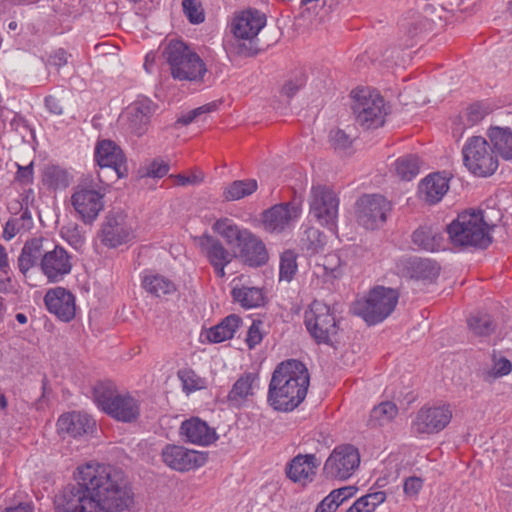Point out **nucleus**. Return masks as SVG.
<instances>
[{"mask_svg":"<svg viewBox=\"0 0 512 512\" xmlns=\"http://www.w3.org/2000/svg\"><path fill=\"white\" fill-rule=\"evenodd\" d=\"M75 481L54 496L55 512H123L133 503L123 472L111 465L79 466Z\"/></svg>","mask_w":512,"mask_h":512,"instance_id":"nucleus-1","label":"nucleus"},{"mask_svg":"<svg viewBox=\"0 0 512 512\" xmlns=\"http://www.w3.org/2000/svg\"><path fill=\"white\" fill-rule=\"evenodd\" d=\"M310 375L306 366L295 359L278 364L269 383L267 401L277 411L288 412L306 397Z\"/></svg>","mask_w":512,"mask_h":512,"instance_id":"nucleus-2","label":"nucleus"},{"mask_svg":"<svg viewBox=\"0 0 512 512\" xmlns=\"http://www.w3.org/2000/svg\"><path fill=\"white\" fill-rule=\"evenodd\" d=\"M493 227L485 221L482 211L468 210L459 213L446 229L454 247L485 250L493 241Z\"/></svg>","mask_w":512,"mask_h":512,"instance_id":"nucleus-3","label":"nucleus"},{"mask_svg":"<svg viewBox=\"0 0 512 512\" xmlns=\"http://www.w3.org/2000/svg\"><path fill=\"white\" fill-rule=\"evenodd\" d=\"M99 409L116 421L132 423L140 416V400L126 391H120L112 382H100L93 389Z\"/></svg>","mask_w":512,"mask_h":512,"instance_id":"nucleus-4","label":"nucleus"},{"mask_svg":"<svg viewBox=\"0 0 512 512\" xmlns=\"http://www.w3.org/2000/svg\"><path fill=\"white\" fill-rule=\"evenodd\" d=\"M163 56L174 79L202 81L207 72L206 64L201 57L183 41H170Z\"/></svg>","mask_w":512,"mask_h":512,"instance_id":"nucleus-5","label":"nucleus"},{"mask_svg":"<svg viewBox=\"0 0 512 512\" xmlns=\"http://www.w3.org/2000/svg\"><path fill=\"white\" fill-rule=\"evenodd\" d=\"M105 193L106 188L100 173L96 179L87 177L76 186L71 196V204L85 224H92L103 210Z\"/></svg>","mask_w":512,"mask_h":512,"instance_id":"nucleus-6","label":"nucleus"},{"mask_svg":"<svg viewBox=\"0 0 512 512\" xmlns=\"http://www.w3.org/2000/svg\"><path fill=\"white\" fill-rule=\"evenodd\" d=\"M399 300V293L392 288L376 286L368 295L357 300L353 305L356 315L363 318L368 325H375L384 321L395 310Z\"/></svg>","mask_w":512,"mask_h":512,"instance_id":"nucleus-7","label":"nucleus"},{"mask_svg":"<svg viewBox=\"0 0 512 512\" xmlns=\"http://www.w3.org/2000/svg\"><path fill=\"white\" fill-rule=\"evenodd\" d=\"M352 111L356 123L364 129H376L385 122L387 109L384 98L367 87L356 88L351 92Z\"/></svg>","mask_w":512,"mask_h":512,"instance_id":"nucleus-8","label":"nucleus"},{"mask_svg":"<svg viewBox=\"0 0 512 512\" xmlns=\"http://www.w3.org/2000/svg\"><path fill=\"white\" fill-rule=\"evenodd\" d=\"M465 167L474 175L487 177L498 168V159L487 140L473 136L467 140L462 149Z\"/></svg>","mask_w":512,"mask_h":512,"instance_id":"nucleus-9","label":"nucleus"},{"mask_svg":"<svg viewBox=\"0 0 512 512\" xmlns=\"http://www.w3.org/2000/svg\"><path fill=\"white\" fill-rule=\"evenodd\" d=\"M304 323L307 331L318 344H330L339 331L331 308L318 300H314L305 311Z\"/></svg>","mask_w":512,"mask_h":512,"instance_id":"nucleus-10","label":"nucleus"},{"mask_svg":"<svg viewBox=\"0 0 512 512\" xmlns=\"http://www.w3.org/2000/svg\"><path fill=\"white\" fill-rule=\"evenodd\" d=\"M360 464V454L356 447L350 444L334 448L324 463L323 475L327 479L346 480L350 478Z\"/></svg>","mask_w":512,"mask_h":512,"instance_id":"nucleus-11","label":"nucleus"},{"mask_svg":"<svg viewBox=\"0 0 512 512\" xmlns=\"http://www.w3.org/2000/svg\"><path fill=\"white\" fill-rule=\"evenodd\" d=\"M391 210L390 202L382 195H363L356 203V217L360 225L374 230L381 226Z\"/></svg>","mask_w":512,"mask_h":512,"instance_id":"nucleus-12","label":"nucleus"},{"mask_svg":"<svg viewBox=\"0 0 512 512\" xmlns=\"http://www.w3.org/2000/svg\"><path fill=\"white\" fill-rule=\"evenodd\" d=\"M339 199L327 186L317 185L311 189L310 214L321 225H334L338 217Z\"/></svg>","mask_w":512,"mask_h":512,"instance_id":"nucleus-13","label":"nucleus"},{"mask_svg":"<svg viewBox=\"0 0 512 512\" xmlns=\"http://www.w3.org/2000/svg\"><path fill=\"white\" fill-rule=\"evenodd\" d=\"M452 419L450 405L422 407L416 414L412 428L418 434H433L442 431Z\"/></svg>","mask_w":512,"mask_h":512,"instance_id":"nucleus-14","label":"nucleus"},{"mask_svg":"<svg viewBox=\"0 0 512 512\" xmlns=\"http://www.w3.org/2000/svg\"><path fill=\"white\" fill-rule=\"evenodd\" d=\"M101 242L110 248L126 244L134 237V230L122 212H110L101 228Z\"/></svg>","mask_w":512,"mask_h":512,"instance_id":"nucleus-15","label":"nucleus"},{"mask_svg":"<svg viewBox=\"0 0 512 512\" xmlns=\"http://www.w3.org/2000/svg\"><path fill=\"white\" fill-rule=\"evenodd\" d=\"M94 158L101 169H112L116 179L128 176L126 156L120 146L114 141L109 139L98 141L94 151Z\"/></svg>","mask_w":512,"mask_h":512,"instance_id":"nucleus-16","label":"nucleus"},{"mask_svg":"<svg viewBox=\"0 0 512 512\" xmlns=\"http://www.w3.org/2000/svg\"><path fill=\"white\" fill-rule=\"evenodd\" d=\"M161 455L168 467L180 472L199 468L207 461L206 453L189 450L178 445H167Z\"/></svg>","mask_w":512,"mask_h":512,"instance_id":"nucleus-17","label":"nucleus"},{"mask_svg":"<svg viewBox=\"0 0 512 512\" xmlns=\"http://www.w3.org/2000/svg\"><path fill=\"white\" fill-rule=\"evenodd\" d=\"M40 269L49 282H59L71 272V256L63 247L53 244L47 254H44Z\"/></svg>","mask_w":512,"mask_h":512,"instance_id":"nucleus-18","label":"nucleus"},{"mask_svg":"<svg viewBox=\"0 0 512 512\" xmlns=\"http://www.w3.org/2000/svg\"><path fill=\"white\" fill-rule=\"evenodd\" d=\"M158 105L149 98H141L132 102L126 109L129 130L137 137L143 136L149 128L151 118Z\"/></svg>","mask_w":512,"mask_h":512,"instance_id":"nucleus-19","label":"nucleus"},{"mask_svg":"<svg viewBox=\"0 0 512 512\" xmlns=\"http://www.w3.org/2000/svg\"><path fill=\"white\" fill-rule=\"evenodd\" d=\"M265 25V14L249 8L235 16L232 22V32L236 38L252 40Z\"/></svg>","mask_w":512,"mask_h":512,"instance_id":"nucleus-20","label":"nucleus"},{"mask_svg":"<svg viewBox=\"0 0 512 512\" xmlns=\"http://www.w3.org/2000/svg\"><path fill=\"white\" fill-rule=\"evenodd\" d=\"M44 302L48 311L62 321L69 322L75 317V297L63 287L49 290Z\"/></svg>","mask_w":512,"mask_h":512,"instance_id":"nucleus-21","label":"nucleus"},{"mask_svg":"<svg viewBox=\"0 0 512 512\" xmlns=\"http://www.w3.org/2000/svg\"><path fill=\"white\" fill-rule=\"evenodd\" d=\"M53 243L44 237H34L27 240L18 257L19 270L25 275L31 268L39 266L43 262L44 254H47Z\"/></svg>","mask_w":512,"mask_h":512,"instance_id":"nucleus-22","label":"nucleus"},{"mask_svg":"<svg viewBox=\"0 0 512 512\" xmlns=\"http://www.w3.org/2000/svg\"><path fill=\"white\" fill-rule=\"evenodd\" d=\"M300 214L298 206L292 203L277 204L263 213V226L268 232H282Z\"/></svg>","mask_w":512,"mask_h":512,"instance_id":"nucleus-23","label":"nucleus"},{"mask_svg":"<svg viewBox=\"0 0 512 512\" xmlns=\"http://www.w3.org/2000/svg\"><path fill=\"white\" fill-rule=\"evenodd\" d=\"M320 462L314 454H298L286 467L287 477L295 482L306 485L313 481Z\"/></svg>","mask_w":512,"mask_h":512,"instance_id":"nucleus-24","label":"nucleus"},{"mask_svg":"<svg viewBox=\"0 0 512 512\" xmlns=\"http://www.w3.org/2000/svg\"><path fill=\"white\" fill-rule=\"evenodd\" d=\"M180 434L185 437L186 442L199 446H208L218 438L216 431L197 417L182 422Z\"/></svg>","mask_w":512,"mask_h":512,"instance_id":"nucleus-25","label":"nucleus"},{"mask_svg":"<svg viewBox=\"0 0 512 512\" xmlns=\"http://www.w3.org/2000/svg\"><path fill=\"white\" fill-rule=\"evenodd\" d=\"M95 425V421L89 415L81 412L65 413L57 421L58 432L71 437L91 433Z\"/></svg>","mask_w":512,"mask_h":512,"instance_id":"nucleus-26","label":"nucleus"},{"mask_svg":"<svg viewBox=\"0 0 512 512\" xmlns=\"http://www.w3.org/2000/svg\"><path fill=\"white\" fill-rule=\"evenodd\" d=\"M238 248V256L245 264L251 267L262 266L268 261V252L265 244L259 237L252 234L250 231Z\"/></svg>","mask_w":512,"mask_h":512,"instance_id":"nucleus-27","label":"nucleus"},{"mask_svg":"<svg viewBox=\"0 0 512 512\" xmlns=\"http://www.w3.org/2000/svg\"><path fill=\"white\" fill-rule=\"evenodd\" d=\"M449 179L441 173L426 176L419 184V196L428 204L438 203L449 189Z\"/></svg>","mask_w":512,"mask_h":512,"instance_id":"nucleus-28","label":"nucleus"},{"mask_svg":"<svg viewBox=\"0 0 512 512\" xmlns=\"http://www.w3.org/2000/svg\"><path fill=\"white\" fill-rule=\"evenodd\" d=\"M405 272L412 279L432 282L439 276L440 266L432 259L414 257L406 261Z\"/></svg>","mask_w":512,"mask_h":512,"instance_id":"nucleus-29","label":"nucleus"},{"mask_svg":"<svg viewBox=\"0 0 512 512\" xmlns=\"http://www.w3.org/2000/svg\"><path fill=\"white\" fill-rule=\"evenodd\" d=\"M199 245L211 265L219 262L229 264L236 256V254H231L218 239L210 235L199 237Z\"/></svg>","mask_w":512,"mask_h":512,"instance_id":"nucleus-30","label":"nucleus"},{"mask_svg":"<svg viewBox=\"0 0 512 512\" xmlns=\"http://www.w3.org/2000/svg\"><path fill=\"white\" fill-rule=\"evenodd\" d=\"M257 376L253 373H244L233 384L227 395L228 402L235 407H240L249 396L253 395V384Z\"/></svg>","mask_w":512,"mask_h":512,"instance_id":"nucleus-31","label":"nucleus"},{"mask_svg":"<svg viewBox=\"0 0 512 512\" xmlns=\"http://www.w3.org/2000/svg\"><path fill=\"white\" fill-rule=\"evenodd\" d=\"M488 137L495 150L503 159H512V130L510 128L491 127Z\"/></svg>","mask_w":512,"mask_h":512,"instance_id":"nucleus-32","label":"nucleus"},{"mask_svg":"<svg viewBox=\"0 0 512 512\" xmlns=\"http://www.w3.org/2000/svg\"><path fill=\"white\" fill-rule=\"evenodd\" d=\"M241 318L235 314H231L224 318L219 324L210 328L206 332L207 339L212 343H220L231 339L239 327Z\"/></svg>","mask_w":512,"mask_h":512,"instance_id":"nucleus-33","label":"nucleus"},{"mask_svg":"<svg viewBox=\"0 0 512 512\" xmlns=\"http://www.w3.org/2000/svg\"><path fill=\"white\" fill-rule=\"evenodd\" d=\"M441 233L432 226L423 225L412 234V242L425 251H435L441 246Z\"/></svg>","mask_w":512,"mask_h":512,"instance_id":"nucleus-34","label":"nucleus"},{"mask_svg":"<svg viewBox=\"0 0 512 512\" xmlns=\"http://www.w3.org/2000/svg\"><path fill=\"white\" fill-rule=\"evenodd\" d=\"M231 294L234 301L246 309L260 307L265 301L262 289L257 287H234Z\"/></svg>","mask_w":512,"mask_h":512,"instance_id":"nucleus-35","label":"nucleus"},{"mask_svg":"<svg viewBox=\"0 0 512 512\" xmlns=\"http://www.w3.org/2000/svg\"><path fill=\"white\" fill-rule=\"evenodd\" d=\"M213 229L226 240L227 244H236L237 247L249 233L247 229H240L228 218L217 220L213 225Z\"/></svg>","mask_w":512,"mask_h":512,"instance_id":"nucleus-36","label":"nucleus"},{"mask_svg":"<svg viewBox=\"0 0 512 512\" xmlns=\"http://www.w3.org/2000/svg\"><path fill=\"white\" fill-rule=\"evenodd\" d=\"M421 160L415 154H407L396 159L394 171L396 175L405 181H410L420 172Z\"/></svg>","mask_w":512,"mask_h":512,"instance_id":"nucleus-37","label":"nucleus"},{"mask_svg":"<svg viewBox=\"0 0 512 512\" xmlns=\"http://www.w3.org/2000/svg\"><path fill=\"white\" fill-rule=\"evenodd\" d=\"M397 414V406L393 402L385 401L372 409L368 423L371 427L383 426L390 423Z\"/></svg>","mask_w":512,"mask_h":512,"instance_id":"nucleus-38","label":"nucleus"},{"mask_svg":"<svg viewBox=\"0 0 512 512\" xmlns=\"http://www.w3.org/2000/svg\"><path fill=\"white\" fill-rule=\"evenodd\" d=\"M145 290L157 297L172 294L176 290L175 284L161 275H148L143 280Z\"/></svg>","mask_w":512,"mask_h":512,"instance_id":"nucleus-39","label":"nucleus"},{"mask_svg":"<svg viewBox=\"0 0 512 512\" xmlns=\"http://www.w3.org/2000/svg\"><path fill=\"white\" fill-rule=\"evenodd\" d=\"M300 245L301 249L305 251L307 255H315L323 250L325 236L319 229L309 227L304 231Z\"/></svg>","mask_w":512,"mask_h":512,"instance_id":"nucleus-40","label":"nucleus"},{"mask_svg":"<svg viewBox=\"0 0 512 512\" xmlns=\"http://www.w3.org/2000/svg\"><path fill=\"white\" fill-rule=\"evenodd\" d=\"M43 183L49 189H65L70 184L69 175L66 170L59 166H47L43 173Z\"/></svg>","mask_w":512,"mask_h":512,"instance_id":"nucleus-41","label":"nucleus"},{"mask_svg":"<svg viewBox=\"0 0 512 512\" xmlns=\"http://www.w3.org/2000/svg\"><path fill=\"white\" fill-rule=\"evenodd\" d=\"M257 187L255 179L236 180L225 189L224 198L228 201L239 200L254 193Z\"/></svg>","mask_w":512,"mask_h":512,"instance_id":"nucleus-42","label":"nucleus"},{"mask_svg":"<svg viewBox=\"0 0 512 512\" xmlns=\"http://www.w3.org/2000/svg\"><path fill=\"white\" fill-rule=\"evenodd\" d=\"M469 329L478 336L490 335L495 330V324L488 314L473 315L468 319Z\"/></svg>","mask_w":512,"mask_h":512,"instance_id":"nucleus-43","label":"nucleus"},{"mask_svg":"<svg viewBox=\"0 0 512 512\" xmlns=\"http://www.w3.org/2000/svg\"><path fill=\"white\" fill-rule=\"evenodd\" d=\"M296 259V254L291 250L284 251L281 254L279 271L280 280L290 282L293 279L297 271Z\"/></svg>","mask_w":512,"mask_h":512,"instance_id":"nucleus-44","label":"nucleus"},{"mask_svg":"<svg viewBox=\"0 0 512 512\" xmlns=\"http://www.w3.org/2000/svg\"><path fill=\"white\" fill-rule=\"evenodd\" d=\"M183 12L192 24H200L205 20L204 9L198 0H183Z\"/></svg>","mask_w":512,"mask_h":512,"instance_id":"nucleus-45","label":"nucleus"},{"mask_svg":"<svg viewBox=\"0 0 512 512\" xmlns=\"http://www.w3.org/2000/svg\"><path fill=\"white\" fill-rule=\"evenodd\" d=\"M178 377L187 393L203 388V380L192 369L179 370Z\"/></svg>","mask_w":512,"mask_h":512,"instance_id":"nucleus-46","label":"nucleus"},{"mask_svg":"<svg viewBox=\"0 0 512 512\" xmlns=\"http://www.w3.org/2000/svg\"><path fill=\"white\" fill-rule=\"evenodd\" d=\"M329 142L334 150L345 151L351 147L353 138L344 130L336 128L330 131Z\"/></svg>","mask_w":512,"mask_h":512,"instance_id":"nucleus-47","label":"nucleus"},{"mask_svg":"<svg viewBox=\"0 0 512 512\" xmlns=\"http://www.w3.org/2000/svg\"><path fill=\"white\" fill-rule=\"evenodd\" d=\"M511 369V362L505 358H501L494 362L493 368L491 370H483L482 375L484 380L490 381L491 379L509 374Z\"/></svg>","mask_w":512,"mask_h":512,"instance_id":"nucleus-48","label":"nucleus"},{"mask_svg":"<svg viewBox=\"0 0 512 512\" xmlns=\"http://www.w3.org/2000/svg\"><path fill=\"white\" fill-rule=\"evenodd\" d=\"M357 500L364 512H373L378 505L386 500V494L383 491H377L362 496Z\"/></svg>","mask_w":512,"mask_h":512,"instance_id":"nucleus-49","label":"nucleus"},{"mask_svg":"<svg viewBox=\"0 0 512 512\" xmlns=\"http://www.w3.org/2000/svg\"><path fill=\"white\" fill-rule=\"evenodd\" d=\"M169 172V165L162 159H154L143 170V177L161 178Z\"/></svg>","mask_w":512,"mask_h":512,"instance_id":"nucleus-50","label":"nucleus"},{"mask_svg":"<svg viewBox=\"0 0 512 512\" xmlns=\"http://www.w3.org/2000/svg\"><path fill=\"white\" fill-rule=\"evenodd\" d=\"M61 233L63 237L75 248L81 247L85 242V237L82 235L77 224L63 227Z\"/></svg>","mask_w":512,"mask_h":512,"instance_id":"nucleus-51","label":"nucleus"},{"mask_svg":"<svg viewBox=\"0 0 512 512\" xmlns=\"http://www.w3.org/2000/svg\"><path fill=\"white\" fill-rule=\"evenodd\" d=\"M263 325L260 320H253L251 326L247 332L246 343L250 349H253L256 345H258L262 339L263 334L261 332V326Z\"/></svg>","mask_w":512,"mask_h":512,"instance_id":"nucleus-52","label":"nucleus"},{"mask_svg":"<svg viewBox=\"0 0 512 512\" xmlns=\"http://www.w3.org/2000/svg\"><path fill=\"white\" fill-rule=\"evenodd\" d=\"M216 108L215 104H206L189 111L187 114L177 119L176 124L188 125L193 122L198 116L213 111Z\"/></svg>","mask_w":512,"mask_h":512,"instance_id":"nucleus-53","label":"nucleus"},{"mask_svg":"<svg viewBox=\"0 0 512 512\" xmlns=\"http://www.w3.org/2000/svg\"><path fill=\"white\" fill-rule=\"evenodd\" d=\"M486 110L479 104H473L467 109V121L469 124L474 125L480 122L486 115Z\"/></svg>","mask_w":512,"mask_h":512,"instance_id":"nucleus-54","label":"nucleus"},{"mask_svg":"<svg viewBox=\"0 0 512 512\" xmlns=\"http://www.w3.org/2000/svg\"><path fill=\"white\" fill-rule=\"evenodd\" d=\"M335 495H327L316 507L314 512H335L339 507V502L335 500Z\"/></svg>","mask_w":512,"mask_h":512,"instance_id":"nucleus-55","label":"nucleus"},{"mask_svg":"<svg viewBox=\"0 0 512 512\" xmlns=\"http://www.w3.org/2000/svg\"><path fill=\"white\" fill-rule=\"evenodd\" d=\"M423 481L419 477H409L404 482V492L406 495L415 496L421 490Z\"/></svg>","mask_w":512,"mask_h":512,"instance_id":"nucleus-56","label":"nucleus"},{"mask_svg":"<svg viewBox=\"0 0 512 512\" xmlns=\"http://www.w3.org/2000/svg\"><path fill=\"white\" fill-rule=\"evenodd\" d=\"M16 179L22 184H29L33 181V164L27 166L18 165Z\"/></svg>","mask_w":512,"mask_h":512,"instance_id":"nucleus-57","label":"nucleus"},{"mask_svg":"<svg viewBox=\"0 0 512 512\" xmlns=\"http://www.w3.org/2000/svg\"><path fill=\"white\" fill-rule=\"evenodd\" d=\"M8 268H0V293L2 294H8L13 291V283L8 273Z\"/></svg>","mask_w":512,"mask_h":512,"instance_id":"nucleus-58","label":"nucleus"},{"mask_svg":"<svg viewBox=\"0 0 512 512\" xmlns=\"http://www.w3.org/2000/svg\"><path fill=\"white\" fill-rule=\"evenodd\" d=\"M175 179L177 181V184L181 185V186L197 185L203 181L204 176L202 173H199V174L193 173L189 176L178 174L175 176Z\"/></svg>","mask_w":512,"mask_h":512,"instance_id":"nucleus-59","label":"nucleus"},{"mask_svg":"<svg viewBox=\"0 0 512 512\" xmlns=\"http://www.w3.org/2000/svg\"><path fill=\"white\" fill-rule=\"evenodd\" d=\"M19 232V221L9 220L6 222L3 229V237L6 240H11Z\"/></svg>","mask_w":512,"mask_h":512,"instance_id":"nucleus-60","label":"nucleus"},{"mask_svg":"<svg viewBox=\"0 0 512 512\" xmlns=\"http://www.w3.org/2000/svg\"><path fill=\"white\" fill-rule=\"evenodd\" d=\"M303 86L301 80H290L285 83L282 88V92L289 98L293 97Z\"/></svg>","mask_w":512,"mask_h":512,"instance_id":"nucleus-61","label":"nucleus"},{"mask_svg":"<svg viewBox=\"0 0 512 512\" xmlns=\"http://www.w3.org/2000/svg\"><path fill=\"white\" fill-rule=\"evenodd\" d=\"M353 490H354V487H351V486L343 487V488L333 490L329 495L336 494L335 500H337V502H339V506H340L346 499L353 496V494H354Z\"/></svg>","mask_w":512,"mask_h":512,"instance_id":"nucleus-62","label":"nucleus"},{"mask_svg":"<svg viewBox=\"0 0 512 512\" xmlns=\"http://www.w3.org/2000/svg\"><path fill=\"white\" fill-rule=\"evenodd\" d=\"M45 105L51 113L56 114V115L62 114L63 107H62L60 101L56 97L47 96L45 98Z\"/></svg>","mask_w":512,"mask_h":512,"instance_id":"nucleus-63","label":"nucleus"},{"mask_svg":"<svg viewBox=\"0 0 512 512\" xmlns=\"http://www.w3.org/2000/svg\"><path fill=\"white\" fill-rule=\"evenodd\" d=\"M51 63L57 67L64 66L67 63V53L63 49L57 50L51 57Z\"/></svg>","mask_w":512,"mask_h":512,"instance_id":"nucleus-64","label":"nucleus"}]
</instances>
